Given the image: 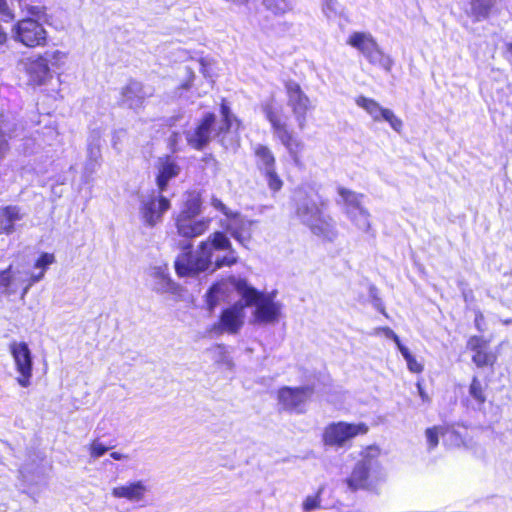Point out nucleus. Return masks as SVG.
<instances>
[{
	"instance_id": "052dcab7",
	"label": "nucleus",
	"mask_w": 512,
	"mask_h": 512,
	"mask_svg": "<svg viewBox=\"0 0 512 512\" xmlns=\"http://www.w3.org/2000/svg\"><path fill=\"white\" fill-rule=\"evenodd\" d=\"M200 63H201V65H202V66H205V61H204V59H200Z\"/></svg>"
},
{
	"instance_id": "4be33fe9",
	"label": "nucleus",
	"mask_w": 512,
	"mask_h": 512,
	"mask_svg": "<svg viewBox=\"0 0 512 512\" xmlns=\"http://www.w3.org/2000/svg\"><path fill=\"white\" fill-rule=\"evenodd\" d=\"M501 2L502 0H471L469 16L474 22L488 19L498 11Z\"/></svg>"
},
{
	"instance_id": "dca6fc26",
	"label": "nucleus",
	"mask_w": 512,
	"mask_h": 512,
	"mask_svg": "<svg viewBox=\"0 0 512 512\" xmlns=\"http://www.w3.org/2000/svg\"><path fill=\"white\" fill-rule=\"evenodd\" d=\"M147 97L144 93L143 83L130 79L121 88L119 105L136 111L144 108Z\"/></svg>"
},
{
	"instance_id": "473e14b6",
	"label": "nucleus",
	"mask_w": 512,
	"mask_h": 512,
	"mask_svg": "<svg viewBox=\"0 0 512 512\" xmlns=\"http://www.w3.org/2000/svg\"><path fill=\"white\" fill-rule=\"evenodd\" d=\"M449 431L448 426L435 425L425 429L428 450H434L439 444V437Z\"/></svg>"
},
{
	"instance_id": "4d7b16f0",
	"label": "nucleus",
	"mask_w": 512,
	"mask_h": 512,
	"mask_svg": "<svg viewBox=\"0 0 512 512\" xmlns=\"http://www.w3.org/2000/svg\"><path fill=\"white\" fill-rule=\"evenodd\" d=\"M18 2L20 3V5L23 7L25 5V3H28L29 0H18Z\"/></svg>"
},
{
	"instance_id": "39448f33",
	"label": "nucleus",
	"mask_w": 512,
	"mask_h": 512,
	"mask_svg": "<svg viewBox=\"0 0 512 512\" xmlns=\"http://www.w3.org/2000/svg\"><path fill=\"white\" fill-rule=\"evenodd\" d=\"M368 431L369 426L364 422H332L324 428L322 442L325 446L342 448L348 441L359 435H365Z\"/></svg>"
},
{
	"instance_id": "ddd939ff",
	"label": "nucleus",
	"mask_w": 512,
	"mask_h": 512,
	"mask_svg": "<svg viewBox=\"0 0 512 512\" xmlns=\"http://www.w3.org/2000/svg\"><path fill=\"white\" fill-rule=\"evenodd\" d=\"M247 307L246 302H237L230 307L222 310L217 324L219 332L228 334H237L244 324V309Z\"/></svg>"
},
{
	"instance_id": "2eb2a0df",
	"label": "nucleus",
	"mask_w": 512,
	"mask_h": 512,
	"mask_svg": "<svg viewBox=\"0 0 512 512\" xmlns=\"http://www.w3.org/2000/svg\"><path fill=\"white\" fill-rule=\"evenodd\" d=\"M155 183L160 193L168 189L169 181L178 177L181 172L177 159L172 155H163L156 162Z\"/></svg>"
},
{
	"instance_id": "0eeeda50",
	"label": "nucleus",
	"mask_w": 512,
	"mask_h": 512,
	"mask_svg": "<svg viewBox=\"0 0 512 512\" xmlns=\"http://www.w3.org/2000/svg\"><path fill=\"white\" fill-rule=\"evenodd\" d=\"M13 32L15 40L28 48L47 45V31L33 18L27 17L16 22Z\"/></svg>"
},
{
	"instance_id": "f704fd0d",
	"label": "nucleus",
	"mask_w": 512,
	"mask_h": 512,
	"mask_svg": "<svg viewBox=\"0 0 512 512\" xmlns=\"http://www.w3.org/2000/svg\"><path fill=\"white\" fill-rule=\"evenodd\" d=\"M337 192L348 206L356 209L361 208V199L363 198V194L356 193L345 187H338Z\"/></svg>"
},
{
	"instance_id": "2f4dec72",
	"label": "nucleus",
	"mask_w": 512,
	"mask_h": 512,
	"mask_svg": "<svg viewBox=\"0 0 512 512\" xmlns=\"http://www.w3.org/2000/svg\"><path fill=\"white\" fill-rule=\"evenodd\" d=\"M251 222L240 220L235 226L229 228L232 237H234L240 244L245 245L246 242L251 240Z\"/></svg>"
},
{
	"instance_id": "393cba45",
	"label": "nucleus",
	"mask_w": 512,
	"mask_h": 512,
	"mask_svg": "<svg viewBox=\"0 0 512 512\" xmlns=\"http://www.w3.org/2000/svg\"><path fill=\"white\" fill-rule=\"evenodd\" d=\"M212 249L209 246L208 241H202L198 246V254H192V261L196 276L209 269L212 264Z\"/></svg>"
},
{
	"instance_id": "c756f323",
	"label": "nucleus",
	"mask_w": 512,
	"mask_h": 512,
	"mask_svg": "<svg viewBox=\"0 0 512 512\" xmlns=\"http://www.w3.org/2000/svg\"><path fill=\"white\" fill-rule=\"evenodd\" d=\"M202 208V200L199 194L189 193L183 202L182 209L178 215L195 218L200 214Z\"/></svg>"
},
{
	"instance_id": "423d86ee",
	"label": "nucleus",
	"mask_w": 512,
	"mask_h": 512,
	"mask_svg": "<svg viewBox=\"0 0 512 512\" xmlns=\"http://www.w3.org/2000/svg\"><path fill=\"white\" fill-rule=\"evenodd\" d=\"M314 394V387L311 385L290 387L282 386L277 390L278 404L285 411L302 414L305 406Z\"/></svg>"
},
{
	"instance_id": "c9c22d12",
	"label": "nucleus",
	"mask_w": 512,
	"mask_h": 512,
	"mask_svg": "<svg viewBox=\"0 0 512 512\" xmlns=\"http://www.w3.org/2000/svg\"><path fill=\"white\" fill-rule=\"evenodd\" d=\"M23 9L29 15L30 18H33L39 22V20L46 19L47 17V8L41 2H37L36 4L29 1L25 3Z\"/></svg>"
},
{
	"instance_id": "4c0bfd02",
	"label": "nucleus",
	"mask_w": 512,
	"mask_h": 512,
	"mask_svg": "<svg viewBox=\"0 0 512 512\" xmlns=\"http://www.w3.org/2000/svg\"><path fill=\"white\" fill-rule=\"evenodd\" d=\"M323 490L324 489L320 487L315 494L309 495L304 499L302 503V508L304 511L309 512L311 510L319 509L321 507V496Z\"/></svg>"
},
{
	"instance_id": "4468645a",
	"label": "nucleus",
	"mask_w": 512,
	"mask_h": 512,
	"mask_svg": "<svg viewBox=\"0 0 512 512\" xmlns=\"http://www.w3.org/2000/svg\"><path fill=\"white\" fill-rule=\"evenodd\" d=\"M216 116L213 112L205 113L194 128L191 135L187 136V143L195 150H203L210 142L211 133H214Z\"/></svg>"
},
{
	"instance_id": "c85d7f7f",
	"label": "nucleus",
	"mask_w": 512,
	"mask_h": 512,
	"mask_svg": "<svg viewBox=\"0 0 512 512\" xmlns=\"http://www.w3.org/2000/svg\"><path fill=\"white\" fill-rule=\"evenodd\" d=\"M174 267L178 277L183 278L196 276L195 272L192 271L194 267L191 252L180 254L175 260Z\"/></svg>"
},
{
	"instance_id": "a211bd4d",
	"label": "nucleus",
	"mask_w": 512,
	"mask_h": 512,
	"mask_svg": "<svg viewBox=\"0 0 512 512\" xmlns=\"http://www.w3.org/2000/svg\"><path fill=\"white\" fill-rule=\"evenodd\" d=\"M219 112L221 123L214 129V137L222 141L232 129L239 130L242 126V121L232 112L226 98L220 100Z\"/></svg>"
},
{
	"instance_id": "6e6d98bb",
	"label": "nucleus",
	"mask_w": 512,
	"mask_h": 512,
	"mask_svg": "<svg viewBox=\"0 0 512 512\" xmlns=\"http://www.w3.org/2000/svg\"><path fill=\"white\" fill-rule=\"evenodd\" d=\"M285 12V9H277L274 11L275 14H283Z\"/></svg>"
},
{
	"instance_id": "37998d69",
	"label": "nucleus",
	"mask_w": 512,
	"mask_h": 512,
	"mask_svg": "<svg viewBox=\"0 0 512 512\" xmlns=\"http://www.w3.org/2000/svg\"><path fill=\"white\" fill-rule=\"evenodd\" d=\"M377 331L383 333L387 338L391 339L396 344L398 350L400 349V347L404 346L399 336L390 327H379Z\"/></svg>"
},
{
	"instance_id": "603ef678",
	"label": "nucleus",
	"mask_w": 512,
	"mask_h": 512,
	"mask_svg": "<svg viewBox=\"0 0 512 512\" xmlns=\"http://www.w3.org/2000/svg\"><path fill=\"white\" fill-rule=\"evenodd\" d=\"M110 457H111L112 459H114V460H118V461H119V460H122V459H126V458H128V456H127V455H123V454H121V453H119V452H111V453H110Z\"/></svg>"
},
{
	"instance_id": "9d476101",
	"label": "nucleus",
	"mask_w": 512,
	"mask_h": 512,
	"mask_svg": "<svg viewBox=\"0 0 512 512\" xmlns=\"http://www.w3.org/2000/svg\"><path fill=\"white\" fill-rule=\"evenodd\" d=\"M9 350L14 360L15 369L19 374L16 378L17 383L23 388L29 387L33 372V360L28 344L23 341H13L9 344Z\"/></svg>"
},
{
	"instance_id": "3c124183",
	"label": "nucleus",
	"mask_w": 512,
	"mask_h": 512,
	"mask_svg": "<svg viewBox=\"0 0 512 512\" xmlns=\"http://www.w3.org/2000/svg\"><path fill=\"white\" fill-rule=\"evenodd\" d=\"M0 13L8 15L11 19L14 17L8 9L6 0H0Z\"/></svg>"
},
{
	"instance_id": "bf43d9fd",
	"label": "nucleus",
	"mask_w": 512,
	"mask_h": 512,
	"mask_svg": "<svg viewBox=\"0 0 512 512\" xmlns=\"http://www.w3.org/2000/svg\"><path fill=\"white\" fill-rule=\"evenodd\" d=\"M380 311L386 316L388 317L387 313L385 312V309L384 308H381Z\"/></svg>"
},
{
	"instance_id": "bb28decb",
	"label": "nucleus",
	"mask_w": 512,
	"mask_h": 512,
	"mask_svg": "<svg viewBox=\"0 0 512 512\" xmlns=\"http://www.w3.org/2000/svg\"><path fill=\"white\" fill-rule=\"evenodd\" d=\"M355 103L358 107L365 110L375 122H380L383 115V108L375 99L363 95L355 98Z\"/></svg>"
},
{
	"instance_id": "7ed1b4c3",
	"label": "nucleus",
	"mask_w": 512,
	"mask_h": 512,
	"mask_svg": "<svg viewBox=\"0 0 512 512\" xmlns=\"http://www.w3.org/2000/svg\"><path fill=\"white\" fill-rule=\"evenodd\" d=\"M381 450L375 445L367 446L362 453V458L353 467L351 473L345 479V483L352 492L367 490L371 487L370 471L379 468Z\"/></svg>"
},
{
	"instance_id": "1a4fd4ad",
	"label": "nucleus",
	"mask_w": 512,
	"mask_h": 512,
	"mask_svg": "<svg viewBox=\"0 0 512 512\" xmlns=\"http://www.w3.org/2000/svg\"><path fill=\"white\" fill-rule=\"evenodd\" d=\"M285 92L299 129L306 127V118L308 112L312 109L309 97L304 93L300 84L294 80H286L284 82Z\"/></svg>"
},
{
	"instance_id": "5701e85b",
	"label": "nucleus",
	"mask_w": 512,
	"mask_h": 512,
	"mask_svg": "<svg viewBox=\"0 0 512 512\" xmlns=\"http://www.w3.org/2000/svg\"><path fill=\"white\" fill-rule=\"evenodd\" d=\"M252 152L259 172L277 167L276 156L268 145L257 144L253 147Z\"/></svg>"
},
{
	"instance_id": "864d4df0",
	"label": "nucleus",
	"mask_w": 512,
	"mask_h": 512,
	"mask_svg": "<svg viewBox=\"0 0 512 512\" xmlns=\"http://www.w3.org/2000/svg\"><path fill=\"white\" fill-rule=\"evenodd\" d=\"M336 4V0H324V5L330 10H334Z\"/></svg>"
},
{
	"instance_id": "9b49d317",
	"label": "nucleus",
	"mask_w": 512,
	"mask_h": 512,
	"mask_svg": "<svg viewBox=\"0 0 512 512\" xmlns=\"http://www.w3.org/2000/svg\"><path fill=\"white\" fill-rule=\"evenodd\" d=\"M466 347L471 352V361L477 368L494 370L498 355L489 348V340L483 336L472 335L468 338Z\"/></svg>"
},
{
	"instance_id": "20e7f679",
	"label": "nucleus",
	"mask_w": 512,
	"mask_h": 512,
	"mask_svg": "<svg viewBox=\"0 0 512 512\" xmlns=\"http://www.w3.org/2000/svg\"><path fill=\"white\" fill-rule=\"evenodd\" d=\"M346 43L358 50L367 61L373 65L390 71L393 61L389 55L385 54L378 45L375 38L368 32H353L347 38Z\"/></svg>"
},
{
	"instance_id": "aec40b11",
	"label": "nucleus",
	"mask_w": 512,
	"mask_h": 512,
	"mask_svg": "<svg viewBox=\"0 0 512 512\" xmlns=\"http://www.w3.org/2000/svg\"><path fill=\"white\" fill-rule=\"evenodd\" d=\"M147 490V486L143 481H134L114 487L111 494L118 499L123 498L130 502H139L144 499Z\"/></svg>"
},
{
	"instance_id": "79ce46f5",
	"label": "nucleus",
	"mask_w": 512,
	"mask_h": 512,
	"mask_svg": "<svg viewBox=\"0 0 512 512\" xmlns=\"http://www.w3.org/2000/svg\"><path fill=\"white\" fill-rule=\"evenodd\" d=\"M12 283L11 266L0 271V295L5 293Z\"/></svg>"
},
{
	"instance_id": "58836bf2",
	"label": "nucleus",
	"mask_w": 512,
	"mask_h": 512,
	"mask_svg": "<svg viewBox=\"0 0 512 512\" xmlns=\"http://www.w3.org/2000/svg\"><path fill=\"white\" fill-rule=\"evenodd\" d=\"M381 121H386L389 123V125L391 126V128L400 133L403 129V122L402 120L397 117L392 110L386 108L384 111H383V115L381 117Z\"/></svg>"
},
{
	"instance_id": "a19ab883",
	"label": "nucleus",
	"mask_w": 512,
	"mask_h": 512,
	"mask_svg": "<svg viewBox=\"0 0 512 512\" xmlns=\"http://www.w3.org/2000/svg\"><path fill=\"white\" fill-rule=\"evenodd\" d=\"M219 291V287L217 284L212 285L206 294V304L210 311H213L218 304L217 293Z\"/></svg>"
},
{
	"instance_id": "49530a36",
	"label": "nucleus",
	"mask_w": 512,
	"mask_h": 512,
	"mask_svg": "<svg viewBox=\"0 0 512 512\" xmlns=\"http://www.w3.org/2000/svg\"><path fill=\"white\" fill-rule=\"evenodd\" d=\"M474 325L479 332H483L485 330V316L481 311L475 312Z\"/></svg>"
},
{
	"instance_id": "f257e3e1",
	"label": "nucleus",
	"mask_w": 512,
	"mask_h": 512,
	"mask_svg": "<svg viewBox=\"0 0 512 512\" xmlns=\"http://www.w3.org/2000/svg\"><path fill=\"white\" fill-rule=\"evenodd\" d=\"M261 110L270 124L272 133L286 149L293 164L302 167L303 161L300 153L304 149V144L294 134L286 118L272 102L262 103Z\"/></svg>"
},
{
	"instance_id": "a878e982",
	"label": "nucleus",
	"mask_w": 512,
	"mask_h": 512,
	"mask_svg": "<svg viewBox=\"0 0 512 512\" xmlns=\"http://www.w3.org/2000/svg\"><path fill=\"white\" fill-rule=\"evenodd\" d=\"M488 382V379H486L485 382H482L476 375L471 378L468 391L469 396L474 400L475 404L479 408H482L487 401L486 390L488 388Z\"/></svg>"
},
{
	"instance_id": "e433bc0d",
	"label": "nucleus",
	"mask_w": 512,
	"mask_h": 512,
	"mask_svg": "<svg viewBox=\"0 0 512 512\" xmlns=\"http://www.w3.org/2000/svg\"><path fill=\"white\" fill-rule=\"evenodd\" d=\"M400 353L404 357L407 363V368L410 372L420 374L424 370L423 364H421L417 359L411 354L409 349L404 345L399 349Z\"/></svg>"
},
{
	"instance_id": "b1692460",
	"label": "nucleus",
	"mask_w": 512,
	"mask_h": 512,
	"mask_svg": "<svg viewBox=\"0 0 512 512\" xmlns=\"http://www.w3.org/2000/svg\"><path fill=\"white\" fill-rule=\"evenodd\" d=\"M328 205V201L322 198H319V201H313L311 199H307L306 201L299 203L296 206L295 213L297 217L301 218L304 223L308 221V219H312L313 217L319 215Z\"/></svg>"
},
{
	"instance_id": "f03ea898",
	"label": "nucleus",
	"mask_w": 512,
	"mask_h": 512,
	"mask_svg": "<svg viewBox=\"0 0 512 512\" xmlns=\"http://www.w3.org/2000/svg\"><path fill=\"white\" fill-rule=\"evenodd\" d=\"M230 284L246 302L247 307L255 305L254 320L259 323H273L278 319L279 306L270 296L250 286L244 278H229Z\"/></svg>"
},
{
	"instance_id": "5fc2aeb1",
	"label": "nucleus",
	"mask_w": 512,
	"mask_h": 512,
	"mask_svg": "<svg viewBox=\"0 0 512 512\" xmlns=\"http://www.w3.org/2000/svg\"><path fill=\"white\" fill-rule=\"evenodd\" d=\"M7 41V34L0 28V44H4Z\"/></svg>"
},
{
	"instance_id": "f8f14e48",
	"label": "nucleus",
	"mask_w": 512,
	"mask_h": 512,
	"mask_svg": "<svg viewBox=\"0 0 512 512\" xmlns=\"http://www.w3.org/2000/svg\"><path fill=\"white\" fill-rule=\"evenodd\" d=\"M62 55V52L55 50L46 51L35 57H28L22 61L24 70L34 84L40 85L49 76V62L60 60Z\"/></svg>"
},
{
	"instance_id": "6ab92c4d",
	"label": "nucleus",
	"mask_w": 512,
	"mask_h": 512,
	"mask_svg": "<svg viewBox=\"0 0 512 512\" xmlns=\"http://www.w3.org/2000/svg\"><path fill=\"white\" fill-rule=\"evenodd\" d=\"M305 224L314 235L323 239L331 241L336 236L332 217L325 215L323 211L312 219H308Z\"/></svg>"
},
{
	"instance_id": "13d9d810",
	"label": "nucleus",
	"mask_w": 512,
	"mask_h": 512,
	"mask_svg": "<svg viewBox=\"0 0 512 512\" xmlns=\"http://www.w3.org/2000/svg\"><path fill=\"white\" fill-rule=\"evenodd\" d=\"M507 49L512 55V42L507 45Z\"/></svg>"
},
{
	"instance_id": "ea45409f",
	"label": "nucleus",
	"mask_w": 512,
	"mask_h": 512,
	"mask_svg": "<svg viewBox=\"0 0 512 512\" xmlns=\"http://www.w3.org/2000/svg\"><path fill=\"white\" fill-rule=\"evenodd\" d=\"M110 448L111 447L102 445L97 440H93L89 444V453L92 458L97 459L103 456Z\"/></svg>"
},
{
	"instance_id": "6e6552de",
	"label": "nucleus",
	"mask_w": 512,
	"mask_h": 512,
	"mask_svg": "<svg viewBox=\"0 0 512 512\" xmlns=\"http://www.w3.org/2000/svg\"><path fill=\"white\" fill-rule=\"evenodd\" d=\"M170 208V199L157 190V193L152 191L142 200L139 212L145 225L155 227L162 221L163 216Z\"/></svg>"
},
{
	"instance_id": "8fccbe9b",
	"label": "nucleus",
	"mask_w": 512,
	"mask_h": 512,
	"mask_svg": "<svg viewBox=\"0 0 512 512\" xmlns=\"http://www.w3.org/2000/svg\"><path fill=\"white\" fill-rule=\"evenodd\" d=\"M416 386H417V389H418V392H419V395H420L422 401L429 403L430 397H429L428 393L424 390V388L422 387V385L419 381L417 382Z\"/></svg>"
},
{
	"instance_id": "7c9ffc66",
	"label": "nucleus",
	"mask_w": 512,
	"mask_h": 512,
	"mask_svg": "<svg viewBox=\"0 0 512 512\" xmlns=\"http://www.w3.org/2000/svg\"><path fill=\"white\" fill-rule=\"evenodd\" d=\"M260 174L265 179L267 187L273 195L279 193L284 187V180L279 174L277 167L264 170Z\"/></svg>"
},
{
	"instance_id": "412c9836",
	"label": "nucleus",
	"mask_w": 512,
	"mask_h": 512,
	"mask_svg": "<svg viewBox=\"0 0 512 512\" xmlns=\"http://www.w3.org/2000/svg\"><path fill=\"white\" fill-rule=\"evenodd\" d=\"M23 219V213L17 205H5L0 207L1 233L11 235L15 232V223Z\"/></svg>"
},
{
	"instance_id": "f3484780",
	"label": "nucleus",
	"mask_w": 512,
	"mask_h": 512,
	"mask_svg": "<svg viewBox=\"0 0 512 512\" xmlns=\"http://www.w3.org/2000/svg\"><path fill=\"white\" fill-rule=\"evenodd\" d=\"M211 219H194L185 217V215H178L175 224L178 234L186 239H192L203 235L210 226Z\"/></svg>"
},
{
	"instance_id": "c03bdc74",
	"label": "nucleus",
	"mask_w": 512,
	"mask_h": 512,
	"mask_svg": "<svg viewBox=\"0 0 512 512\" xmlns=\"http://www.w3.org/2000/svg\"><path fill=\"white\" fill-rule=\"evenodd\" d=\"M186 79L178 86L179 90H189L194 85L195 73L190 67H186Z\"/></svg>"
},
{
	"instance_id": "cd10ccee",
	"label": "nucleus",
	"mask_w": 512,
	"mask_h": 512,
	"mask_svg": "<svg viewBox=\"0 0 512 512\" xmlns=\"http://www.w3.org/2000/svg\"><path fill=\"white\" fill-rule=\"evenodd\" d=\"M55 261H56V259H55V255L53 253H48V252L41 253L34 263V267L39 268L40 271L37 274L32 275L29 278L28 286H31L34 283L41 281L44 278V275H45V272H46L48 266L55 263Z\"/></svg>"
},
{
	"instance_id": "09e8293b",
	"label": "nucleus",
	"mask_w": 512,
	"mask_h": 512,
	"mask_svg": "<svg viewBox=\"0 0 512 512\" xmlns=\"http://www.w3.org/2000/svg\"><path fill=\"white\" fill-rule=\"evenodd\" d=\"M9 150V143L5 132L0 128V159L3 158L6 151Z\"/></svg>"
},
{
	"instance_id": "de8ad7c7",
	"label": "nucleus",
	"mask_w": 512,
	"mask_h": 512,
	"mask_svg": "<svg viewBox=\"0 0 512 512\" xmlns=\"http://www.w3.org/2000/svg\"><path fill=\"white\" fill-rule=\"evenodd\" d=\"M212 204H213V206H214L217 210L221 211V212H222L224 215H226L227 217H234V218H235V217H237V216H238V214L230 215L229 210H228V208L226 207V205H225V204H223V203H222V201H221V200H219V199H213Z\"/></svg>"
},
{
	"instance_id": "a18cd8bd",
	"label": "nucleus",
	"mask_w": 512,
	"mask_h": 512,
	"mask_svg": "<svg viewBox=\"0 0 512 512\" xmlns=\"http://www.w3.org/2000/svg\"><path fill=\"white\" fill-rule=\"evenodd\" d=\"M238 259L235 256H223L215 261V268H222L224 266H233L237 263Z\"/></svg>"
},
{
	"instance_id": "72a5a7b5",
	"label": "nucleus",
	"mask_w": 512,
	"mask_h": 512,
	"mask_svg": "<svg viewBox=\"0 0 512 512\" xmlns=\"http://www.w3.org/2000/svg\"><path fill=\"white\" fill-rule=\"evenodd\" d=\"M208 243L211 249L215 250H229L233 252L231 242L226 235L221 231L212 233L208 238Z\"/></svg>"
}]
</instances>
